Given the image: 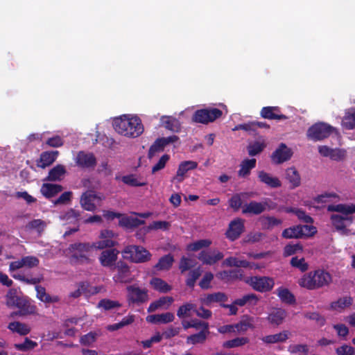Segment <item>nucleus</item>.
<instances>
[{"label":"nucleus","instance_id":"nucleus-52","mask_svg":"<svg viewBox=\"0 0 355 355\" xmlns=\"http://www.w3.org/2000/svg\"><path fill=\"white\" fill-rule=\"evenodd\" d=\"M206 110V124L214 122L221 117L223 112L216 107L205 108Z\"/></svg>","mask_w":355,"mask_h":355},{"label":"nucleus","instance_id":"nucleus-49","mask_svg":"<svg viewBox=\"0 0 355 355\" xmlns=\"http://www.w3.org/2000/svg\"><path fill=\"white\" fill-rule=\"evenodd\" d=\"M343 126L347 130L355 129V109L346 113L343 119Z\"/></svg>","mask_w":355,"mask_h":355},{"label":"nucleus","instance_id":"nucleus-60","mask_svg":"<svg viewBox=\"0 0 355 355\" xmlns=\"http://www.w3.org/2000/svg\"><path fill=\"white\" fill-rule=\"evenodd\" d=\"M121 180L124 184L131 187H143L146 184V182H139L133 174L123 176Z\"/></svg>","mask_w":355,"mask_h":355},{"label":"nucleus","instance_id":"nucleus-48","mask_svg":"<svg viewBox=\"0 0 355 355\" xmlns=\"http://www.w3.org/2000/svg\"><path fill=\"white\" fill-rule=\"evenodd\" d=\"M202 271L200 267L189 271L186 279V285L189 288H193L196 280L201 276Z\"/></svg>","mask_w":355,"mask_h":355},{"label":"nucleus","instance_id":"nucleus-11","mask_svg":"<svg viewBox=\"0 0 355 355\" xmlns=\"http://www.w3.org/2000/svg\"><path fill=\"white\" fill-rule=\"evenodd\" d=\"M244 230V220L237 218L230 223L225 236L229 240L234 241L240 237Z\"/></svg>","mask_w":355,"mask_h":355},{"label":"nucleus","instance_id":"nucleus-25","mask_svg":"<svg viewBox=\"0 0 355 355\" xmlns=\"http://www.w3.org/2000/svg\"><path fill=\"white\" fill-rule=\"evenodd\" d=\"M258 178L261 183L270 188L275 189L282 186L281 181L278 178L274 177L264 171L258 172Z\"/></svg>","mask_w":355,"mask_h":355},{"label":"nucleus","instance_id":"nucleus-35","mask_svg":"<svg viewBox=\"0 0 355 355\" xmlns=\"http://www.w3.org/2000/svg\"><path fill=\"white\" fill-rule=\"evenodd\" d=\"M276 293L281 301L288 304H293L296 302L295 295L286 288L279 287L276 290Z\"/></svg>","mask_w":355,"mask_h":355},{"label":"nucleus","instance_id":"nucleus-30","mask_svg":"<svg viewBox=\"0 0 355 355\" xmlns=\"http://www.w3.org/2000/svg\"><path fill=\"white\" fill-rule=\"evenodd\" d=\"M66 172L65 167L63 165L57 164L49 171V174L44 180L49 182L60 181L63 178Z\"/></svg>","mask_w":355,"mask_h":355},{"label":"nucleus","instance_id":"nucleus-51","mask_svg":"<svg viewBox=\"0 0 355 355\" xmlns=\"http://www.w3.org/2000/svg\"><path fill=\"white\" fill-rule=\"evenodd\" d=\"M352 304V298L351 297L346 296L339 298L337 301L331 302V307L332 309L339 310L349 306Z\"/></svg>","mask_w":355,"mask_h":355},{"label":"nucleus","instance_id":"nucleus-38","mask_svg":"<svg viewBox=\"0 0 355 355\" xmlns=\"http://www.w3.org/2000/svg\"><path fill=\"white\" fill-rule=\"evenodd\" d=\"M8 329L21 336H26L31 332V328L26 324L17 321L10 322Z\"/></svg>","mask_w":355,"mask_h":355},{"label":"nucleus","instance_id":"nucleus-28","mask_svg":"<svg viewBox=\"0 0 355 355\" xmlns=\"http://www.w3.org/2000/svg\"><path fill=\"white\" fill-rule=\"evenodd\" d=\"M174 300L170 296H164L150 304L147 311L148 313L154 312L159 308L167 309L173 302Z\"/></svg>","mask_w":355,"mask_h":355},{"label":"nucleus","instance_id":"nucleus-14","mask_svg":"<svg viewBox=\"0 0 355 355\" xmlns=\"http://www.w3.org/2000/svg\"><path fill=\"white\" fill-rule=\"evenodd\" d=\"M292 155L291 149L288 148L285 144L282 143L272 153L271 159L275 164H279L289 160Z\"/></svg>","mask_w":355,"mask_h":355},{"label":"nucleus","instance_id":"nucleus-1","mask_svg":"<svg viewBox=\"0 0 355 355\" xmlns=\"http://www.w3.org/2000/svg\"><path fill=\"white\" fill-rule=\"evenodd\" d=\"M331 282V275L326 270L321 268L305 273L298 280V284L300 287L309 291L329 286Z\"/></svg>","mask_w":355,"mask_h":355},{"label":"nucleus","instance_id":"nucleus-55","mask_svg":"<svg viewBox=\"0 0 355 355\" xmlns=\"http://www.w3.org/2000/svg\"><path fill=\"white\" fill-rule=\"evenodd\" d=\"M292 267L299 269L301 272H306L309 269V264L305 261L304 258L299 259L297 257H293L290 261Z\"/></svg>","mask_w":355,"mask_h":355},{"label":"nucleus","instance_id":"nucleus-58","mask_svg":"<svg viewBox=\"0 0 355 355\" xmlns=\"http://www.w3.org/2000/svg\"><path fill=\"white\" fill-rule=\"evenodd\" d=\"M282 236L285 239H300L299 225L284 230Z\"/></svg>","mask_w":355,"mask_h":355},{"label":"nucleus","instance_id":"nucleus-12","mask_svg":"<svg viewBox=\"0 0 355 355\" xmlns=\"http://www.w3.org/2000/svg\"><path fill=\"white\" fill-rule=\"evenodd\" d=\"M19 316H26L37 314V308L34 302L26 296H22L17 306Z\"/></svg>","mask_w":355,"mask_h":355},{"label":"nucleus","instance_id":"nucleus-41","mask_svg":"<svg viewBox=\"0 0 355 355\" xmlns=\"http://www.w3.org/2000/svg\"><path fill=\"white\" fill-rule=\"evenodd\" d=\"M223 266L226 267H236V268H249L250 263L246 260H239L236 257H230L226 258L223 262Z\"/></svg>","mask_w":355,"mask_h":355},{"label":"nucleus","instance_id":"nucleus-13","mask_svg":"<svg viewBox=\"0 0 355 355\" xmlns=\"http://www.w3.org/2000/svg\"><path fill=\"white\" fill-rule=\"evenodd\" d=\"M96 200H101L102 198L94 191H87L82 194L80 203L83 209L88 211H94L96 209V205L94 203Z\"/></svg>","mask_w":355,"mask_h":355},{"label":"nucleus","instance_id":"nucleus-23","mask_svg":"<svg viewBox=\"0 0 355 355\" xmlns=\"http://www.w3.org/2000/svg\"><path fill=\"white\" fill-rule=\"evenodd\" d=\"M58 154L59 152L58 150L42 152L39 159L36 161L37 166L45 168L51 166L56 160Z\"/></svg>","mask_w":355,"mask_h":355},{"label":"nucleus","instance_id":"nucleus-36","mask_svg":"<svg viewBox=\"0 0 355 355\" xmlns=\"http://www.w3.org/2000/svg\"><path fill=\"white\" fill-rule=\"evenodd\" d=\"M174 262L173 256L168 254L162 257L155 265L154 268L157 270H168Z\"/></svg>","mask_w":355,"mask_h":355},{"label":"nucleus","instance_id":"nucleus-19","mask_svg":"<svg viewBox=\"0 0 355 355\" xmlns=\"http://www.w3.org/2000/svg\"><path fill=\"white\" fill-rule=\"evenodd\" d=\"M287 316V312L282 308H272L269 312L266 320L273 327L282 324Z\"/></svg>","mask_w":355,"mask_h":355},{"label":"nucleus","instance_id":"nucleus-54","mask_svg":"<svg viewBox=\"0 0 355 355\" xmlns=\"http://www.w3.org/2000/svg\"><path fill=\"white\" fill-rule=\"evenodd\" d=\"M249 339L247 337H238L224 343L223 347L226 348H234L245 345L248 343Z\"/></svg>","mask_w":355,"mask_h":355},{"label":"nucleus","instance_id":"nucleus-9","mask_svg":"<svg viewBox=\"0 0 355 355\" xmlns=\"http://www.w3.org/2000/svg\"><path fill=\"white\" fill-rule=\"evenodd\" d=\"M247 283L252 288L259 292L264 293L272 289L275 282L272 278L268 277H251Z\"/></svg>","mask_w":355,"mask_h":355},{"label":"nucleus","instance_id":"nucleus-45","mask_svg":"<svg viewBox=\"0 0 355 355\" xmlns=\"http://www.w3.org/2000/svg\"><path fill=\"white\" fill-rule=\"evenodd\" d=\"M144 220H140L137 218L132 217H122L119 222V224L121 227L126 228H135L139 225L144 224Z\"/></svg>","mask_w":355,"mask_h":355},{"label":"nucleus","instance_id":"nucleus-39","mask_svg":"<svg viewBox=\"0 0 355 355\" xmlns=\"http://www.w3.org/2000/svg\"><path fill=\"white\" fill-rule=\"evenodd\" d=\"M153 288L159 293H166L171 291L172 287L165 281L159 277H153L150 282Z\"/></svg>","mask_w":355,"mask_h":355},{"label":"nucleus","instance_id":"nucleus-63","mask_svg":"<svg viewBox=\"0 0 355 355\" xmlns=\"http://www.w3.org/2000/svg\"><path fill=\"white\" fill-rule=\"evenodd\" d=\"M288 352L291 354H302L303 355H307L309 352V348L306 344L291 345L288 347Z\"/></svg>","mask_w":355,"mask_h":355},{"label":"nucleus","instance_id":"nucleus-15","mask_svg":"<svg viewBox=\"0 0 355 355\" xmlns=\"http://www.w3.org/2000/svg\"><path fill=\"white\" fill-rule=\"evenodd\" d=\"M119 252L115 248L103 250L99 256V262L103 267L112 268L116 263Z\"/></svg>","mask_w":355,"mask_h":355},{"label":"nucleus","instance_id":"nucleus-5","mask_svg":"<svg viewBox=\"0 0 355 355\" xmlns=\"http://www.w3.org/2000/svg\"><path fill=\"white\" fill-rule=\"evenodd\" d=\"M24 267V263L23 261V258L18 259L17 261H14L10 263L9 264V272L11 274V276L21 282H24L26 284H39L42 278L33 277L29 276L28 275H24V273L17 272L15 273V272L19 269H21Z\"/></svg>","mask_w":355,"mask_h":355},{"label":"nucleus","instance_id":"nucleus-57","mask_svg":"<svg viewBox=\"0 0 355 355\" xmlns=\"http://www.w3.org/2000/svg\"><path fill=\"white\" fill-rule=\"evenodd\" d=\"M302 250L303 247L300 243L296 244H288L284 248L283 255L285 257H289L295 254L297 252L302 251Z\"/></svg>","mask_w":355,"mask_h":355},{"label":"nucleus","instance_id":"nucleus-20","mask_svg":"<svg viewBox=\"0 0 355 355\" xmlns=\"http://www.w3.org/2000/svg\"><path fill=\"white\" fill-rule=\"evenodd\" d=\"M352 216H343L338 214H332L331 221L333 226L337 231L346 232L347 227L349 226L353 222Z\"/></svg>","mask_w":355,"mask_h":355},{"label":"nucleus","instance_id":"nucleus-3","mask_svg":"<svg viewBox=\"0 0 355 355\" xmlns=\"http://www.w3.org/2000/svg\"><path fill=\"white\" fill-rule=\"evenodd\" d=\"M68 249L71 253L69 261L72 265H89L93 263L94 260L89 254L94 249L91 243H74L70 244Z\"/></svg>","mask_w":355,"mask_h":355},{"label":"nucleus","instance_id":"nucleus-62","mask_svg":"<svg viewBox=\"0 0 355 355\" xmlns=\"http://www.w3.org/2000/svg\"><path fill=\"white\" fill-rule=\"evenodd\" d=\"M299 231L300 239L303 237L312 236L317 232L316 228L314 226L309 225H299Z\"/></svg>","mask_w":355,"mask_h":355},{"label":"nucleus","instance_id":"nucleus-18","mask_svg":"<svg viewBox=\"0 0 355 355\" xmlns=\"http://www.w3.org/2000/svg\"><path fill=\"white\" fill-rule=\"evenodd\" d=\"M76 164L82 168H94L96 164V159L93 153L80 151L77 154Z\"/></svg>","mask_w":355,"mask_h":355},{"label":"nucleus","instance_id":"nucleus-17","mask_svg":"<svg viewBox=\"0 0 355 355\" xmlns=\"http://www.w3.org/2000/svg\"><path fill=\"white\" fill-rule=\"evenodd\" d=\"M198 167V163L194 161H184L179 166L175 176L173 178V182L180 183L185 178V174L191 170H193Z\"/></svg>","mask_w":355,"mask_h":355},{"label":"nucleus","instance_id":"nucleus-43","mask_svg":"<svg viewBox=\"0 0 355 355\" xmlns=\"http://www.w3.org/2000/svg\"><path fill=\"white\" fill-rule=\"evenodd\" d=\"M23 295H18L15 288L9 289L6 295V304L8 307H16Z\"/></svg>","mask_w":355,"mask_h":355},{"label":"nucleus","instance_id":"nucleus-40","mask_svg":"<svg viewBox=\"0 0 355 355\" xmlns=\"http://www.w3.org/2000/svg\"><path fill=\"white\" fill-rule=\"evenodd\" d=\"M227 299V295L225 293L216 292L211 294H207L202 300V302L208 306L213 302H226Z\"/></svg>","mask_w":355,"mask_h":355},{"label":"nucleus","instance_id":"nucleus-37","mask_svg":"<svg viewBox=\"0 0 355 355\" xmlns=\"http://www.w3.org/2000/svg\"><path fill=\"white\" fill-rule=\"evenodd\" d=\"M260 223L263 230H270L282 225V220L274 216H263L260 218Z\"/></svg>","mask_w":355,"mask_h":355},{"label":"nucleus","instance_id":"nucleus-31","mask_svg":"<svg viewBox=\"0 0 355 355\" xmlns=\"http://www.w3.org/2000/svg\"><path fill=\"white\" fill-rule=\"evenodd\" d=\"M286 178L291 185L292 189L298 187L301 184V177L295 167H289L286 170Z\"/></svg>","mask_w":355,"mask_h":355},{"label":"nucleus","instance_id":"nucleus-24","mask_svg":"<svg viewBox=\"0 0 355 355\" xmlns=\"http://www.w3.org/2000/svg\"><path fill=\"white\" fill-rule=\"evenodd\" d=\"M216 277L225 282L241 280L243 277V271L241 269L238 268L223 270L218 272L216 274Z\"/></svg>","mask_w":355,"mask_h":355},{"label":"nucleus","instance_id":"nucleus-16","mask_svg":"<svg viewBox=\"0 0 355 355\" xmlns=\"http://www.w3.org/2000/svg\"><path fill=\"white\" fill-rule=\"evenodd\" d=\"M268 208V204L266 201L257 202L252 200L242 207V214L259 215L264 212Z\"/></svg>","mask_w":355,"mask_h":355},{"label":"nucleus","instance_id":"nucleus-53","mask_svg":"<svg viewBox=\"0 0 355 355\" xmlns=\"http://www.w3.org/2000/svg\"><path fill=\"white\" fill-rule=\"evenodd\" d=\"M211 244V241L209 239H200L187 245V250L196 252L202 248H208Z\"/></svg>","mask_w":355,"mask_h":355},{"label":"nucleus","instance_id":"nucleus-29","mask_svg":"<svg viewBox=\"0 0 355 355\" xmlns=\"http://www.w3.org/2000/svg\"><path fill=\"white\" fill-rule=\"evenodd\" d=\"M62 189L63 187L60 184L44 183L41 187L40 192L46 198H51L61 192Z\"/></svg>","mask_w":355,"mask_h":355},{"label":"nucleus","instance_id":"nucleus-26","mask_svg":"<svg viewBox=\"0 0 355 355\" xmlns=\"http://www.w3.org/2000/svg\"><path fill=\"white\" fill-rule=\"evenodd\" d=\"M175 315L171 312H166L162 314L149 315L146 318L148 322L153 324H166L174 320Z\"/></svg>","mask_w":355,"mask_h":355},{"label":"nucleus","instance_id":"nucleus-47","mask_svg":"<svg viewBox=\"0 0 355 355\" xmlns=\"http://www.w3.org/2000/svg\"><path fill=\"white\" fill-rule=\"evenodd\" d=\"M196 265L195 260L182 256L179 262V270L182 274L194 268Z\"/></svg>","mask_w":355,"mask_h":355},{"label":"nucleus","instance_id":"nucleus-10","mask_svg":"<svg viewBox=\"0 0 355 355\" xmlns=\"http://www.w3.org/2000/svg\"><path fill=\"white\" fill-rule=\"evenodd\" d=\"M117 273L114 275L113 280L116 283H129L132 281L131 272L128 265L123 261H119L114 266Z\"/></svg>","mask_w":355,"mask_h":355},{"label":"nucleus","instance_id":"nucleus-34","mask_svg":"<svg viewBox=\"0 0 355 355\" xmlns=\"http://www.w3.org/2000/svg\"><path fill=\"white\" fill-rule=\"evenodd\" d=\"M327 211H336L344 214V216H349V214L355 213V205H330L327 207Z\"/></svg>","mask_w":355,"mask_h":355},{"label":"nucleus","instance_id":"nucleus-33","mask_svg":"<svg viewBox=\"0 0 355 355\" xmlns=\"http://www.w3.org/2000/svg\"><path fill=\"white\" fill-rule=\"evenodd\" d=\"M256 159H245L240 164V169L238 171V175L241 178H245L250 174L252 169L256 166Z\"/></svg>","mask_w":355,"mask_h":355},{"label":"nucleus","instance_id":"nucleus-2","mask_svg":"<svg viewBox=\"0 0 355 355\" xmlns=\"http://www.w3.org/2000/svg\"><path fill=\"white\" fill-rule=\"evenodd\" d=\"M113 126L119 134L131 138L138 137L144 130L141 120L137 116L123 115L116 118Z\"/></svg>","mask_w":355,"mask_h":355},{"label":"nucleus","instance_id":"nucleus-27","mask_svg":"<svg viewBox=\"0 0 355 355\" xmlns=\"http://www.w3.org/2000/svg\"><path fill=\"white\" fill-rule=\"evenodd\" d=\"M291 333L288 330L282 331L278 334L263 336L261 340L266 344H275L286 342Z\"/></svg>","mask_w":355,"mask_h":355},{"label":"nucleus","instance_id":"nucleus-4","mask_svg":"<svg viewBox=\"0 0 355 355\" xmlns=\"http://www.w3.org/2000/svg\"><path fill=\"white\" fill-rule=\"evenodd\" d=\"M123 258L133 263H145L150 260L152 254L141 245H128L122 251Z\"/></svg>","mask_w":355,"mask_h":355},{"label":"nucleus","instance_id":"nucleus-6","mask_svg":"<svg viewBox=\"0 0 355 355\" xmlns=\"http://www.w3.org/2000/svg\"><path fill=\"white\" fill-rule=\"evenodd\" d=\"M334 128L324 123H317L307 130V137L313 141H320L327 138L333 132Z\"/></svg>","mask_w":355,"mask_h":355},{"label":"nucleus","instance_id":"nucleus-42","mask_svg":"<svg viewBox=\"0 0 355 355\" xmlns=\"http://www.w3.org/2000/svg\"><path fill=\"white\" fill-rule=\"evenodd\" d=\"M259 300V298L256 294L250 293L243 295L241 298L235 300L234 304H237L239 306H243L247 304L255 306Z\"/></svg>","mask_w":355,"mask_h":355},{"label":"nucleus","instance_id":"nucleus-56","mask_svg":"<svg viewBox=\"0 0 355 355\" xmlns=\"http://www.w3.org/2000/svg\"><path fill=\"white\" fill-rule=\"evenodd\" d=\"M37 346V343L30 340L28 338H26L23 343H17L14 345L15 348L21 352L29 351Z\"/></svg>","mask_w":355,"mask_h":355},{"label":"nucleus","instance_id":"nucleus-22","mask_svg":"<svg viewBox=\"0 0 355 355\" xmlns=\"http://www.w3.org/2000/svg\"><path fill=\"white\" fill-rule=\"evenodd\" d=\"M224 257L223 252L219 251H214L212 253L205 250L201 251L198 256V259L204 264L214 265Z\"/></svg>","mask_w":355,"mask_h":355},{"label":"nucleus","instance_id":"nucleus-46","mask_svg":"<svg viewBox=\"0 0 355 355\" xmlns=\"http://www.w3.org/2000/svg\"><path fill=\"white\" fill-rule=\"evenodd\" d=\"M209 334V331H200L197 334L188 336L187 338V343L191 345L204 343Z\"/></svg>","mask_w":355,"mask_h":355},{"label":"nucleus","instance_id":"nucleus-44","mask_svg":"<svg viewBox=\"0 0 355 355\" xmlns=\"http://www.w3.org/2000/svg\"><path fill=\"white\" fill-rule=\"evenodd\" d=\"M236 332L244 333L248 331V329L253 328L252 318L248 315H244L243 319L238 323L234 324Z\"/></svg>","mask_w":355,"mask_h":355},{"label":"nucleus","instance_id":"nucleus-32","mask_svg":"<svg viewBox=\"0 0 355 355\" xmlns=\"http://www.w3.org/2000/svg\"><path fill=\"white\" fill-rule=\"evenodd\" d=\"M35 284V290L37 291V297L42 302L45 303H56L60 301V297L58 295L51 296L46 292L44 287Z\"/></svg>","mask_w":355,"mask_h":355},{"label":"nucleus","instance_id":"nucleus-61","mask_svg":"<svg viewBox=\"0 0 355 355\" xmlns=\"http://www.w3.org/2000/svg\"><path fill=\"white\" fill-rule=\"evenodd\" d=\"M291 211L293 213L299 220L305 223L311 224L313 223V219L309 215H307L306 213L301 209L293 208L291 209Z\"/></svg>","mask_w":355,"mask_h":355},{"label":"nucleus","instance_id":"nucleus-59","mask_svg":"<svg viewBox=\"0 0 355 355\" xmlns=\"http://www.w3.org/2000/svg\"><path fill=\"white\" fill-rule=\"evenodd\" d=\"M163 141H164L162 139V138H159L155 140V141L149 148L148 154L149 158H152L156 153L161 152L164 150L165 145H164Z\"/></svg>","mask_w":355,"mask_h":355},{"label":"nucleus","instance_id":"nucleus-64","mask_svg":"<svg viewBox=\"0 0 355 355\" xmlns=\"http://www.w3.org/2000/svg\"><path fill=\"white\" fill-rule=\"evenodd\" d=\"M121 306V304L117 301L109 299H103L99 301L98 307L103 308L106 311L111 310Z\"/></svg>","mask_w":355,"mask_h":355},{"label":"nucleus","instance_id":"nucleus-8","mask_svg":"<svg viewBox=\"0 0 355 355\" xmlns=\"http://www.w3.org/2000/svg\"><path fill=\"white\" fill-rule=\"evenodd\" d=\"M117 234L110 230H103L99 234L100 241L92 243L94 248L104 250L106 248H114L117 245V241L113 240Z\"/></svg>","mask_w":355,"mask_h":355},{"label":"nucleus","instance_id":"nucleus-21","mask_svg":"<svg viewBox=\"0 0 355 355\" xmlns=\"http://www.w3.org/2000/svg\"><path fill=\"white\" fill-rule=\"evenodd\" d=\"M260 115L262 118L269 120H286L288 116L281 114V110L277 106L263 107L261 110Z\"/></svg>","mask_w":355,"mask_h":355},{"label":"nucleus","instance_id":"nucleus-50","mask_svg":"<svg viewBox=\"0 0 355 355\" xmlns=\"http://www.w3.org/2000/svg\"><path fill=\"white\" fill-rule=\"evenodd\" d=\"M46 226V223L41 219H33L29 221L26 225V228L29 230H36L39 234L44 232Z\"/></svg>","mask_w":355,"mask_h":355},{"label":"nucleus","instance_id":"nucleus-7","mask_svg":"<svg viewBox=\"0 0 355 355\" xmlns=\"http://www.w3.org/2000/svg\"><path fill=\"white\" fill-rule=\"evenodd\" d=\"M127 299L129 304H141L148 301V290L141 288L136 285H130L126 288Z\"/></svg>","mask_w":355,"mask_h":355}]
</instances>
